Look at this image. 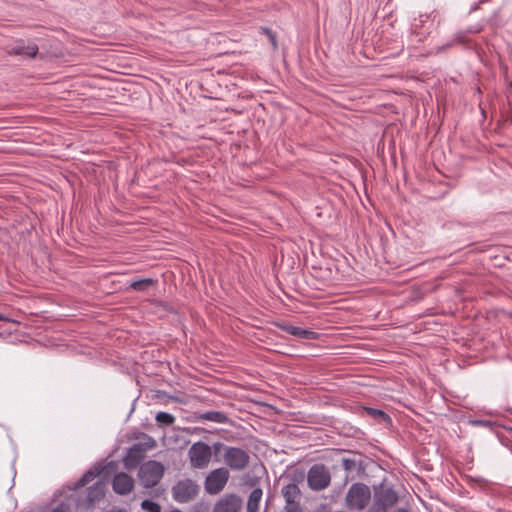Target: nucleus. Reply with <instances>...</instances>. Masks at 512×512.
<instances>
[{
  "label": "nucleus",
  "instance_id": "obj_2",
  "mask_svg": "<svg viewBox=\"0 0 512 512\" xmlns=\"http://www.w3.org/2000/svg\"><path fill=\"white\" fill-rule=\"evenodd\" d=\"M304 480V473L300 472L299 474H295L293 476V482L285 485L282 488V495L285 499V511L286 512H300V500H301V490L298 487V482H302Z\"/></svg>",
  "mask_w": 512,
  "mask_h": 512
},
{
  "label": "nucleus",
  "instance_id": "obj_21",
  "mask_svg": "<svg viewBox=\"0 0 512 512\" xmlns=\"http://www.w3.org/2000/svg\"><path fill=\"white\" fill-rule=\"evenodd\" d=\"M153 284V280L150 278L134 281L130 287L137 291L147 290Z\"/></svg>",
  "mask_w": 512,
  "mask_h": 512
},
{
  "label": "nucleus",
  "instance_id": "obj_16",
  "mask_svg": "<svg viewBox=\"0 0 512 512\" xmlns=\"http://www.w3.org/2000/svg\"><path fill=\"white\" fill-rule=\"evenodd\" d=\"M38 52V47L35 44H30L27 46H24L23 44H18L13 47H10L7 50V53L9 55H19V56H25L29 58H33L36 56Z\"/></svg>",
  "mask_w": 512,
  "mask_h": 512
},
{
  "label": "nucleus",
  "instance_id": "obj_20",
  "mask_svg": "<svg viewBox=\"0 0 512 512\" xmlns=\"http://www.w3.org/2000/svg\"><path fill=\"white\" fill-rule=\"evenodd\" d=\"M156 421L160 425L170 426V425H172L174 423L175 417L173 415L169 414V413H166V412H159L156 415Z\"/></svg>",
  "mask_w": 512,
  "mask_h": 512
},
{
  "label": "nucleus",
  "instance_id": "obj_27",
  "mask_svg": "<svg viewBox=\"0 0 512 512\" xmlns=\"http://www.w3.org/2000/svg\"><path fill=\"white\" fill-rule=\"evenodd\" d=\"M228 446H225L223 443L221 442H215L213 444V446L211 447V450L213 449V451L215 453H218L220 451H223L224 452V448H227Z\"/></svg>",
  "mask_w": 512,
  "mask_h": 512
},
{
  "label": "nucleus",
  "instance_id": "obj_26",
  "mask_svg": "<svg viewBox=\"0 0 512 512\" xmlns=\"http://www.w3.org/2000/svg\"><path fill=\"white\" fill-rule=\"evenodd\" d=\"M490 0H478L477 2L473 3L470 7L469 12H474L477 9L480 8L481 5L488 3Z\"/></svg>",
  "mask_w": 512,
  "mask_h": 512
},
{
  "label": "nucleus",
  "instance_id": "obj_1",
  "mask_svg": "<svg viewBox=\"0 0 512 512\" xmlns=\"http://www.w3.org/2000/svg\"><path fill=\"white\" fill-rule=\"evenodd\" d=\"M138 438L142 441L132 445L123 459L124 466L128 470L135 469L144 459L146 452L157 445L156 440L147 434L142 433Z\"/></svg>",
  "mask_w": 512,
  "mask_h": 512
},
{
  "label": "nucleus",
  "instance_id": "obj_29",
  "mask_svg": "<svg viewBox=\"0 0 512 512\" xmlns=\"http://www.w3.org/2000/svg\"><path fill=\"white\" fill-rule=\"evenodd\" d=\"M368 512H386L383 508H379L377 506H373Z\"/></svg>",
  "mask_w": 512,
  "mask_h": 512
},
{
  "label": "nucleus",
  "instance_id": "obj_14",
  "mask_svg": "<svg viewBox=\"0 0 512 512\" xmlns=\"http://www.w3.org/2000/svg\"><path fill=\"white\" fill-rule=\"evenodd\" d=\"M105 496V484L103 482H97L93 486L88 488L87 497L85 501L80 502L79 505H85L86 507L92 506L94 503L100 501Z\"/></svg>",
  "mask_w": 512,
  "mask_h": 512
},
{
  "label": "nucleus",
  "instance_id": "obj_23",
  "mask_svg": "<svg viewBox=\"0 0 512 512\" xmlns=\"http://www.w3.org/2000/svg\"><path fill=\"white\" fill-rule=\"evenodd\" d=\"M367 412L374 418L383 419V420H386L389 418L385 412L378 410V409L368 408Z\"/></svg>",
  "mask_w": 512,
  "mask_h": 512
},
{
  "label": "nucleus",
  "instance_id": "obj_12",
  "mask_svg": "<svg viewBox=\"0 0 512 512\" xmlns=\"http://www.w3.org/2000/svg\"><path fill=\"white\" fill-rule=\"evenodd\" d=\"M375 503L374 505L387 510L394 506L398 501V496L395 491L391 488L381 486L375 491L374 494Z\"/></svg>",
  "mask_w": 512,
  "mask_h": 512
},
{
  "label": "nucleus",
  "instance_id": "obj_34",
  "mask_svg": "<svg viewBox=\"0 0 512 512\" xmlns=\"http://www.w3.org/2000/svg\"><path fill=\"white\" fill-rule=\"evenodd\" d=\"M395 512H408V510L403 509V508H400V509H398V510H397V511H395Z\"/></svg>",
  "mask_w": 512,
  "mask_h": 512
},
{
  "label": "nucleus",
  "instance_id": "obj_8",
  "mask_svg": "<svg viewBox=\"0 0 512 512\" xmlns=\"http://www.w3.org/2000/svg\"><path fill=\"white\" fill-rule=\"evenodd\" d=\"M223 462L233 471H243L250 463L248 452L239 447L224 448Z\"/></svg>",
  "mask_w": 512,
  "mask_h": 512
},
{
  "label": "nucleus",
  "instance_id": "obj_36",
  "mask_svg": "<svg viewBox=\"0 0 512 512\" xmlns=\"http://www.w3.org/2000/svg\"><path fill=\"white\" fill-rule=\"evenodd\" d=\"M57 32H65V30L61 28Z\"/></svg>",
  "mask_w": 512,
  "mask_h": 512
},
{
  "label": "nucleus",
  "instance_id": "obj_30",
  "mask_svg": "<svg viewBox=\"0 0 512 512\" xmlns=\"http://www.w3.org/2000/svg\"><path fill=\"white\" fill-rule=\"evenodd\" d=\"M259 32L266 33V32H272V31H271V29H269L267 27H260V31Z\"/></svg>",
  "mask_w": 512,
  "mask_h": 512
},
{
  "label": "nucleus",
  "instance_id": "obj_25",
  "mask_svg": "<svg viewBox=\"0 0 512 512\" xmlns=\"http://www.w3.org/2000/svg\"><path fill=\"white\" fill-rule=\"evenodd\" d=\"M499 13V9H495L493 11V14L492 16L489 18L488 22L490 24V26L493 28V27H497L499 22L497 20V14Z\"/></svg>",
  "mask_w": 512,
  "mask_h": 512
},
{
  "label": "nucleus",
  "instance_id": "obj_5",
  "mask_svg": "<svg viewBox=\"0 0 512 512\" xmlns=\"http://www.w3.org/2000/svg\"><path fill=\"white\" fill-rule=\"evenodd\" d=\"M172 497L178 503H188L194 500L199 492L200 486L192 479H183L176 482L172 489Z\"/></svg>",
  "mask_w": 512,
  "mask_h": 512
},
{
  "label": "nucleus",
  "instance_id": "obj_33",
  "mask_svg": "<svg viewBox=\"0 0 512 512\" xmlns=\"http://www.w3.org/2000/svg\"><path fill=\"white\" fill-rule=\"evenodd\" d=\"M465 32H476V33H479L480 29H477V30H466Z\"/></svg>",
  "mask_w": 512,
  "mask_h": 512
},
{
  "label": "nucleus",
  "instance_id": "obj_6",
  "mask_svg": "<svg viewBox=\"0 0 512 512\" xmlns=\"http://www.w3.org/2000/svg\"><path fill=\"white\" fill-rule=\"evenodd\" d=\"M371 497L370 489L362 483L353 484L346 495V504L351 510H363Z\"/></svg>",
  "mask_w": 512,
  "mask_h": 512
},
{
  "label": "nucleus",
  "instance_id": "obj_3",
  "mask_svg": "<svg viewBox=\"0 0 512 512\" xmlns=\"http://www.w3.org/2000/svg\"><path fill=\"white\" fill-rule=\"evenodd\" d=\"M188 459L191 468L206 469L212 459L211 446L202 441L195 442L188 450Z\"/></svg>",
  "mask_w": 512,
  "mask_h": 512
},
{
  "label": "nucleus",
  "instance_id": "obj_28",
  "mask_svg": "<svg viewBox=\"0 0 512 512\" xmlns=\"http://www.w3.org/2000/svg\"><path fill=\"white\" fill-rule=\"evenodd\" d=\"M268 38H269L273 48L276 49L277 48V41H276L275 34H268Z\"/></svg>",
  "mask_w": 512,
  "mask_h": 512
},
{
  "label": "nucleus",
  "instance_id": "obj_18",
  "mask_svg": "<svg viewBox=\"0 0 512 512\" xmlns=\"http://www.w3.org/2000/svg\"><path fill=\"white\" fill-rule=\"evenodd\" d=\"M202 420L212 421L216 423H226L228 420V417L219 411H209L205 412L200 415L199 417Z\"/></svg>",
  "mask_w": 512,
  "mask_h": 512
},
{
  "label": "nucleus",
  "instance_id": "obj_7",
  "mask_svg": "<svg viewBox=\"0 0 512 512\" xmlns=\"http://www.w3.org/2000/svg\"><path fill=\"white\" fill-rule=\"evenodd\" d=\"M230 478L229 470L225 467L216 468L208 473L204 480V489L209 495L222 492Z\"/></svg>",
  "mask_w": 512,
  "mask_h": 512
},
{
  "label": "nucleus",
  "instance_id": "obj_32",
  "mask_svg": "<svg viewBox=\"0 0 512 512\" xmlns=\"http://www.w3.org/2000/svg\"><path fill=\"white\" fill-rule=\"evenodd\" d=\"M9 319L6 318L4 315L0 314V321H8Z\"/></svg>",
  "mask_w": 512,
  "mask_h": 512
},
{
  "label": "nucleus",
  "instance_id": "obj_10",
  "mask_svg": "<svg viewBox=\"0 0 512 512\" xmlns=\"http://www.w3.org/2000/svg\"><path fill=\"white\" fill-rule=\"evenodd\" d=\"M331 482V475L328 468L323 464L313 465L307 474V483L310 489L321 491L326 489Z\"/></svg>",
  "mask_w": 512,
  "mask_h": 512
},
{
  "label": "nucleus",
  "instance_id": "obj_15",
  "mask_svg": "<svg viewBox=\"0 0 512 512\" xmlns=\"http://www.w3.org/2000/svg\"><path fill=\"white\" fill-rule=\"evenodd\" d=\"M279 327L283 331L287 332L288 334L293 335L298 338H302V339H313L314 340V339H317L319 336L318 333H316L314 331L307 330V329H304L301 327H296V326L289 325V324H282Z\"/></svg>",
  "mask_w": 512,
  "mask_h": 512
},
{
  "label": "nucleus",
  "instance_id": "obj_17",
  "mask_svg": "<svg viewBox=\"0 0 512 512\" xmlns=\"http://www.w3.org/2000/svg\"><path fill=\"white\" fill-rule=\"evenodd\" d=\"M262 489L255 488L249 495L247 501V512H258L259 504L262 498Z\"/></svg>",
  "mask_w": 512,
  "mask_h": 512
},
{
  "label": "nucleus",
  "instance_id": "obj_19",
  "mask_svg": "<svg viewBox=\"0 0 512 512\" xmlns=\"http://www.w3.org/2000/svg\"><path fill=\"white\" fill-rule=\"evenodd\" d=\"M100 471L98 470H89L87 471L76 483L74 489H79L81 487L86 486L88 483H90L98 474Z\"/></svg>",
  "mask_w": 512,
  "mask_h": 512
},
{
  "label": "nucleus",
  "instance_id": "obj_22",
  "mask_svg": "<svg viewBox=\"0 0 512 512\" xmlns=\"http://www.w3.org/2000/svg\"><path fill=\"white\" fill-rule=\"evenodd\" d=\"M141 508L147 512H161L160 505L150 500H144L141 503Z\"/></svg>",
  "mask_w": 512,
  "mask_h": 512
},
{
  "label": "nucleus",
  "instance_id": "obj_24",
  "mask_svg": "<svg viewBox=\"0 0 512 512\" xmlns=\"http://www.w3.org/2000/svg\"><path fill=\"white\" fill-rule=\"evenodd\" d=\"M342 466L346 471H352L356 467V461L352 459L344 458L342 460Z\"/></svg>",
  "mask_w": 512,
  "mask_h": 512
},
{
  "label": "nucleus",
  "instance_id": "obj_11",
  "mask_svg": "<svg viewBox=\"0 0 512 512\" xmlns=\"http://www.w3.org/2000/svg\"><path fill=\"white\" fill-rule=\"evenodd\" d=\"M242 506L243 500L239 495L228 493L215 503L212 512H239Z\"/></svg>",
  "mask_w": 512,
  "mask_h": 512
},
{
  "label": "nucleus",
  "instance_id": "obj_13",
  "mask_svg": "<svg viewBox=\"0 0 512 512\" xmlns=\"http://www.w3.org/2000/svg\"><path fill=\"white\" fill-rule=\"evenodd\" d=\"M112 487L115 493L126 495L132 491L134 487V480L128 474L121 472L114 476Z\"/></svg>",
  "mask_w": 512,
  "mask_h": 512
},
{
  "label": "nucleus",
  "instance_id": "obj_4",
  "mask_svg": "<svg viewBox=\"0 0 512 512\" xmlns=\"http://www.w3.org/2000/svg\"><path fill=\"white\" fill-rule=\"evenodd\" d=\"M163 474L164 466L158 461L149 460L140 466L138 476L145 488H152L159 483Z\"/></svg>",
  "mask_w": 512,
  "mask_h": 512
},
{
  "label": "nucleus",
  "instance_id": "obj_9",
  "mask_svg": "<svg viewBox=\"0 0 512 512\" xmlns=\"http://www.w3.org/2000/svg\"><path fill=\"white\" fill-rule=\"evenodd\" d=\"M444 22V17L436 10L430 13H421L418 17L411 21V32H416L419 29H424L426 32H433L442 28L441 24Z\"/></svg>",
  "mask_w": 512,
  "mask_h": 512
},
{
  "label": "nucleus",
  "instance_id": "obj_31",
  "mask_svg": "<svg viewBox=\"0 0 512 512\" xmlns=\"http://www.w3.org/2000/svg\"><path fill=\"white\" fill-rule=\"evenodd\" d=\"M108 512H127V511H126V510H124V509H115V508H114V509H111V510H110V511H108Z\"/></svg>",
  "mask_w": 512,
  "mask_h": 512
},
{
  "label": "nucleus",
  "instance_id": "obj_35",
  "mask_svg": "<svg viewBox=\"0 0 512 512\" xmlns=\"http://www.w3.org/2000/svg\"><path fill=\"white\" fill-rule=\"evenodd\" d=\"M169 512H183V511H181V510H179V509L175 508V509H173V510H171V511H169Z\"/></svg>",
  "mask_w": 512,
  "mask_h": 512
}]
</instances>
